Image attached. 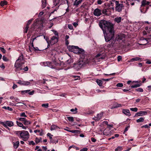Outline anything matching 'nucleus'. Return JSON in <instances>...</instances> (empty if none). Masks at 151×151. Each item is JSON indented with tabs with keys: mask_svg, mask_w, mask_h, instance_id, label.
Here are the masks:
<instances>
[{
	"mask_svg": "<svg viewBox=\"0 0 151 151\" xmlns=\"http://www.w3.org/2000/svg\"><path fill=\"white\" fill-rule=\"evenodd\" d=\"M99 25L103 31L106 41H110V44L107 46L109 48L115 46L117 42L122 40L123 36L122 35H118L116 39H113L114 32L113 25L111 23L105 20H101L99 22Z\"/></svg>",
	"mask_w": 151,
	"mask_h": 151,
	"instance_id": "f257e3e1",
	"label": "nucleus"
},
{
	"mask_svg": "<svg viewBox=\"0 0 151 151\" xmlns=\"http://www.w3.org/2000/svg\"><path fill=\"white\" fill-rule=\"evenodd\" d=\"M68 50L71 52H73L77 54H80L83 53L84 52L83 49L79 48L78 46H69L68 47Z\"/></svg>",
	"mask_w": 151,
	"mask_h": 151,
	"instance_id": "f03ea898",
	"label": "nucleus"
},
{
	"mask_svg": "<svg viewBox=\"0 0 151 151\" xmlns=\"http://www.w3.org/2000/svg\"><path fill=\"white\" fill-rule=\"evenodd\" d=\"M43 65L45 66L49 67L51 68L54 69L55 68V67L54 66V65L55 66H58L59 65V63H57L56 61H53L52 63L49 62H46L43 63Z\"/></svg>",
	"mask_w": 151,
	"mask_h": 151,
	"instance_id": "7ed1b4c3",
	"label": "nucleus"
},
{
	"mask_svg": "<svg viewBox=\"0 0 151 151\" xmlns=\"http://www.w3.org/2000/svg\"><path fill=\"white\" fill-rule=\"evenodd\" d=\"M20 137L23 139L24 141L27 140L29 137L28 132L25 130L22 131Z\"/></svg>",
	"mask_w": 151,
	"mask_h": 151,
	"instance_id": "20e7f679",
	"label": "nucleus"
},
{
	"mask_svg": "<svg viewBox=\"0 0 151 151\" xmlns=\"http://www.w3.org/2000/svg\"><path fill=\"white\" fill-rule=\"evenodd\" d=\"M1 124L3 125L6 128H8V127H11L14 126L13 122L11 121H7L2 122Z\"/></svg>",
	"mask_w": 151,
	"mask_h": 151,
	"instance_id": "39448f33",
	"label": "nucleus"
},
{
	"mask_svg": "<svg viewBox=\"0 0 151 151\" xmlns=\"http://www.w3.org/2000/svg\"><path fill=\"white\" fill-rule=\"evenodd\" d=\"M115 4L116 5L115 7L116 11L118 12H121L123 7V4H119V1H115Z\"/></svg>",
	"mask_w": 151,
	"mask_h": 151,
	"instance_id": "423d86ee",
	"label": "nucleus"
},
{
	"mask_svg": "<svg viewBox=\"0 0 151 151\" xmlns=\"http://www.w3.org/2000/svg\"><path fill=\"white\" fill-rule=\"evenodd\" d=\"M83 65V61H79L78 62H76L74 64L73 67L76 70L80 69Z\"/></svg>",
	"mask_w": 151,
	"mask_h": 151,
	"instance_id": "0eeeda50",
	"label": "nucleus"
},
{
	"mask_svg": "<svg viewBox=\"0 0 151 151\" xmlns=\"http://www.w3.org/2000/svg\"><path fill=\"white\" fill-rule=\"evenodd\" d=\"M24 64L23 62H16L14 65V67L16 69L19 70H22L23 67L24 66H23L22 64Z\"/></svg>",
	"mask_w": 151,
	"mask_h": 151,
	"instance_id": "6e6552de",
	"label": "nucleus"
},
{
	"mask_svg": "<svg viewBox=\"0 0 151 151\" xmlns=\"http://www.w3.org/2000/svg\"><path fill=\"white\" fill-rule=\"evenodd\" d=\"M59 37L53 36L50 40V45H53L58 41Z\"/></svg>",
	"mask_w": 151,
	"mask_h": 151,
	"instance_id": "1a4fd4ad",
	"label": "nucleus"
},
{
	"mask_svg": "<svg viewBox=\"0 0 151 151\" xmlns=\"http://www.w3.org/2000/svg\"><path fill=\"white\" fill-rule=\"evenodd\" d=\"M102 14L105 15L109 16L111 14V9H103L102 11Z\"/></svg>",
	"mask_w": 151,
	"mask_h": 151,
	"instance_id": "9d476101",
	"label": "nucleus"
},
{
	"mask_svg": "<svg viewBox=\"0 0 151 151\" xmlns=\"http://www.w3.org/2000/svg\"><path fill=\"white\" fill-rule=\"evenodd\" d=\"M146 5V1L145 0H143L142 1V4L140 8V10L141 12L142 13H145L146 12V11L143 10V7H145Z\"/></svg>",
	"mask_w": 151,
	"mask_h": 151,
	"instance_id": "9b49d317",
	"label": "nucleus"
},
{
	"mask_svg": "<svg viewBox=\"0 0 151 151\" xmlns=\"http://www.w3.org/2000/svg\"><path fill=\"white\" fill-rule=\"evenodd\" d=\"M147 114V112L146 111H141L136 113L135 116H141L146 115Z\"/></svg>",
	"mask_w": 151,
	"mask_h": 151,
	"instance_id": "f8f14e48",
	"label": "nucleus"
},
{
	"mask_svg": "<svg viewBox=\"0 0 151 151\" xmlns=\"http://www.w3.org/2000/svg\"><path fill=\"white\" fill-rule=\"evenodd\" d=\"M93 14L96 16H100L101 14V10L99 9H96L94 11Z\"/></svg>",
	"mask_w": 151,
	"mask_h": 151,
	"instance_id": "ddd939ff",
	"label": "nucleus"
},
{
	"mask_svg": "<svg viewBox=\"0 0 151 151\" xmlns=\"http://www.w3.org/2000/svg\"><path fill=\"white\" fill-rule=\"evenodd\" d=\"M103 115V113H101L97 114L96 117L93 118V119L96 121L99 120L101 119Z\"/></svg>",
	"mask_w": 151,
	"mask_h": 151,
	"instance_id": "4468645a",
	"label": "nucleus"
},
{
	"mask_svg": "<svg viewBox=\"0 0 151 151\" xmlns=\"http://www.w3.org/2000/svg\"><path fill=\"white\" fill-rule=\"evenodd\" d=\"M42 22L41 20H39L38 19H37L34 21L33 24V25L38 27L40 26V25L42 24Z\"/></svg>",
	"mask_w": 151,
	"mask_h": 151,
	"instance_id": "2eb2a0df",
	"label": "nucleus"
},
{
	"mask_svg": "<svg viewBox=\"0 0 151 151\" xmlns=\"http://www.w3.org/2000/svg\"><path fill=\"white\" fill-rule=\"evenodd\" d=\"M122 113L125 115L127 116H130L131 115V114L130 113V111L128 109H123L122 110Z\"/></svg>",
	"mask_w": 151,
	"mask_h": 151,
	"instance_id": "dca6fc26",
	"label": "nucleus"
},
{
	"mask_svg": "<svg viewBox=\"0 0 151 151\" xmlns=\"http://www.w3.org/2000/svg\"><path fill=\"white\" fill-rule=\"evenodd\" d=\"M16 123L17 125L20 127H22L23 129H26L27 128V127L24 126L23 124L21 122H19L17 121Z\"/></svg>",
	"mask_w": 151,
	"mask_h": 151,
	"instance_id": "f3484780",
	"label": "nucleus"
},
{
	"mask_svg": "<svg viewBox=\"0 0 151 151\" xmlns=\"http://www.w3.org/2000/svg\"><path fill=\"white\" fill-rule=\"evenodd\" d=\"M13 147L15 149L17 148L19 145V141H17L16 142H13Z\"/></svg>",
	"mask_w": 151,
	"mask_h": 151,
	"instance_id": "a211bd4d",
	"label": "nucleus"
},
{
	"mask_svg": "<svg viewBox=\"0 0 151 151\" xmlns=\"http://www.w3.org/2000/svg\"><path fill=\"white\" fill-rule=\"evenodd\" d=\"M58 129H60V128L57 126L55 125H52L50 127V130L51 131L56 130Z\"/></svg>",
	"mask_w": 151,
	"mask_h": 151,
	"instance_id": "6ab92c4d",
	"label": "nucleus"
},
{
	"mask_svg": "<svg viewBox=\"0 0 151 151\" xmlns=\"http://www.w3.org/2000/svg\"><path fill=\"white\" fill-rule=\"evenodd\" d=\"M141 58H140L137 57L136 58H133L129 60V62H132L134 61H139L140 60Z\"/></svg>",
	"mask_w": 151,
	"mask_h": 151,
	"instance_id": "aec40b11",
	"label": "nucleus"
},
{
	"mask_svg": "<svg viewBox=\"0 0 151 151\" xmlns=\"http://www.w3.org/2000/svg\"><path fill=\"white\" fill-rule=\"evenodd\" d=\"M82 1L81 0H79L78 1L77 0H76L75 2L74 3L73 5L77 6L79 4L82 2Z\"/></svg>",
	"mask_w": 151,
	"mask_h": 151,
	"instance_id": "412c9836",
	"label": "nucleus"
},
{
	"mask_svg": "<svg viewBox=\"0 0 151 151\" xmlns=\"http://www.w3.org/2000/svg\"><path fill=\"white\" fill-rule=\"evenodd\" d=\"M23 60V56L21 55L19 57L17 60L16 61V62H22V61Z\"/></svg>",
	"mask_w": 151,
	"mask_h": 151,
	"instance_id": "4be33fe9",
	"label": "nucleus"
},
{
	"mask_svg": "<svg viewBox=\"0 0 151 151\" xmlns=\"http://www.w3.org/2000/svg\"><path fill=\"white\" fill-rule=\"evenodd\" d=\"M122 18L121 17H118L114 19V21L117 23H119L121 22Z\"/></svg>",
	"mask_w": 151,
	"mask_h": 151,
	"instance_id": "5701e85b",
	"label": "nucleus"
},
{
	"mask_svg": "<svg viewBox=\"0 0 151 151\" xmlns=\"http://www.w3.org/2000/svg\"><path fill=\"white\" fill-rule=\"evenodd\" d=\"M60 0H53V5L55 6L58 5Z\"/></svg>",
	"mask_w": 151,
	"mask_h": 151,
	"instance_id": "b1692460",
	"label": "nucleus"
},
{
	"mask_svg": "<svg viewBox=\"0 0 151 151\" xmlns=\"http://www.w3.org/2000/svg\"><path fill=\"white\" fill-rule=\"evenodd\" d=\"M7 4V2L6 1H1L0 3V5L1 6L6 5Z\"/></svg>",
	"mask_w": 151,
	"mask_h": 151,
	"instance_id": "393cba45",
	"label": "nucleus"
},
{
	"mask_svg": "<svg viewBox=\"0 0 151 151\" xmlns=\"http://www.w3.org/2000/svg\"><path fill=\"white\" fill-rule=\"evenodd\" d=\"M96 82L100 86H102V81L97 79L96 80Z\"/></svg>",
	"mask_w": 151,
	"mask_h": 151,
	"instance_id": "a878e982",
	"label": "nucleus"
},
{
	"mask_svg": "<svg viewBox=\"0 0 151 151\" xmlns=\"http://www.w3.org/2000/svg\"><path fill=\"white\" fill-rule=\"evenodd\" d=\"M23 86H28L30 84V83L29 81H23Z\"/></svg>",
	"mask_w": 151,
	"mask_h": 151,
	"instance_id": "bb28decb",
	"label": "nucleus"
},
{
	"mask_svg": "<svg viewBox=\"0 0 151 151\" xmlns=\"http://www.w3.org/2000/svg\"><path fill=\"white\" fill-rule=\"evenodd\" d=\"M64 129L65 130H66V131H68V132H72V133H77L78 132H79V131L78 130H67L66 129H65V128H64Z\"/></svg>",
	"mask_w": 151,
	"mask_h": 151,
	"instance_id": "cd10ccee",
	"label": "nucleus"
},
{
	"mask_svg": "<svg viewBox=\"0 0 151 151\" xmlns=\"http://www.w3.org/2000/svg\"><path fill=\"white\" fill-rule=\"evenodd\" d=\"M29 50L31 51V50L32 49H34L35 50H39L38 48L37 47H35L34 46L32 47L31 45L29 46Z\"/></svg>",
	"mask_w": 151,
	"mask_h": 151,
	"instance_id": "c85d7f7f",
	"label": "nucleus"
},
{
	"mask_svg": "<svg viewBox=\"0 0 151 151\" xmlns=\"http://www.w3.org/2000/svg\"><path fill=\"white\" fill-rule=\"evenodd\" d=\"M23 123L25 125L30 124L31 123L30 121L27 120L26 119H25V120L24 122H23Z\"/></svg>",
	"mask_w": 151,
	"mask_h": 151,
	"instance_id": "c756f323",
	"label": "nucleus"
},
{
	"mask_svg": "<svg viewBox=\"0 0 151 151\" xmlns=\"http://www.w3.org/2000/svg\"><path fill=\"white\" fill-rule=\"evenodd\" d=\"M36 38L37 37L33 38H31V41L30 42V45H31L32 47H33V42L36 39Z\"/></svg>",
	"mask_w": 151,
	"mask_h": 151,
	"instance_id": "7c9ffc66",
	"label": "nucleus"
},
{
	"mask_svg": "<svg viewBox=\"0 0 151 151\" xmlns=\"http://www.w3.org/2000/svg\"><path fill=\"white\" fill-rule=\"evenodd\" d=\"M42 9H43V8H45L46 6V1H42Z\"/></svg>",
	"mask_w": 151,
	"mask_h": 151,
	"instance_id": "2f4dec72",
	"label": "nucleus"
},
{
	"mask_svg": "<svg viewBox=\"0 0 151 151\" xmlns=\"http://www.w3.org/2000/svg\"><path fill=\"white\" fill-rule=\"evenodd\" d=\"M44 38L45 39L47 43V47H48L50 46V40H49L48 38L47 37H45V36H44Z\"/></svg>",
	"mask_w": 151,
	"mask_h": 151,
	"instance_id": "473e14b6",
	"label": "nucleus"
},
{
	"mask_svg": "<svg viewBox=\"0 0 151 151\" xmlns=\"http://www.w3.org/2000/svg\"><path fill=\"white\" fill-rule=\"evenodd\" d=\"M124 106L123 105L121 104H118L117 103H116L115 104V108H118L121 107L122 106Z\"/></svg>",
	"mask_w": 151,
	"mask_h": 151,
	"instance_id": "72a5a7b5",
	"label": "nucleus"
},
{
	"mask_svg": "<svg viewBox=\"0 0 151 151\" xmlns=\"http://www.w3.org/2000/svg\"><path fill=\"white\" fill-rule=\"evenodd\" d=\"M144 121V119L142 117H141L138 119L136 121L139 123L141 122H143Z\"/></svg>",
	"mask_w": 151,
	"mask_h": 151,
	"instance_id": "f704fd0d",
	"label": "nucleus"
},
{
	"mask_svg": "<svg viewBox=\"0 0 151 151\" xmlns=\"http://www.w3.org/2000/svg\"><path fill=\"white\" fill-rule=\"evenodd\" d=\"M22 132V131H17L15 132V133L18 136L20 137L21 134Z\"/></svg>",
	"mask_w": 151,
	"mask_h": 151,
	"instance_id": "c9c22d12",
	"label": "nucleus"
},
{
	"mask_svg": "<svg viewBox=\"0 0 151 151\" xmlns=\"http://www.w3.org/2000/svg\"><path fill=\"white\" fill-rule=\"evenodd\" d=\"M122 149L123 148L122 147L119 146L115 149V151H121Z\"/></svg>",
	"mask_w": 151,
	"mask_h": 151,
	"instance_id": "e433bc0d",
	"label": "nucleus"
},
{
	"mask_svg": "<svg viewBox=\"0 0 151 151\" xmlns=\"http://www.w3.org/2000/svg\"><path fill=\"white\" fill-rule=\"evenodd\" d=\"M67 118L69 121L73 122L74 121V119L73 117H67Z\"/></svg>",
	"mask_w": 151,
	"mask_h": 151,
	"instance_id": "4c0bfd02",
	"label": "nucleus"
},
{
	"mask_svg": "<svg viewBox=\"0 0 151 151\" xmlns=\"http://www.w3.org/2000/svg\"><path fill=\"white\" fill-rule=\"evenodd\" d=\"M30 91V90H26L22 91H21L22 94H25V93H27Z\"/></svg>",
	"mask_w": 151,
	"mask_h": 151,
	"instance_id": "58836bf2",
	"label": "nucleus"
},
{
	"mask_svg": "<svg viewBox=\"0 0 151 151\" xmlns=\"http://www.w3.org/2000/svg\"><path fill=\"white\" fill-rule=\"evenodd\" d=\"M78 109L76 108H75V109H70V111L71 112H74V113H76L77 112Z\"/></svg>",
	"mask_w": 151,
	"mask_h": 151,
	"instance_id": "ea45409f",
	"label": "nucleus"
},
{
	"mask_svg": "<svg viewBox=\"0 0 151 151\" xmlns=\"http://www.w3.org/2000/svg\"><path fill=\"white\" fill-rule=\"evenodd\" d=\"M140 86V84L137 83L134 85H132V86H131V87L132 88H135L139 87Z\"/></svg>",
	"mask_w": 151,
	"mask_h": 151,
	"instance_id": "a19ab883",
	"label": "nucleus"
},
{
	"mask_svg": "<svg viewBox=\"0 0 151 151\" xmlns=\"http://www.w3.org/2000/svg\"><path fill=\"white\" fill-rule=\"evenodd\" d=\"M42 107H43L45 108H47L48 107L49 104L48 103L43 104L42 105Z\"/></svg>",
	"mask_w": 151,
	"mask_h": 151,
	"instance_id": "79ce46f5",
	"label": "nucleus"
},
{
	"mask_svg": "<svg viewBox=\"0 0 151 151\" xmlns=\"http://www.w3.org/2000/svg\"><path fill=\"white\" fill-rule=\"evenodd\" d=\"M130 109L131 111L134 112H137L138 110L137 108L136 107L131 108Z\"/></svg>",
	"mask_w": 151,
	"mask_h": 151,
	"instance_id": "37998d69",
	"label": "nucleus"
},
{
	"mask_svg": "<svg viewBox=\"0 0 151 151\" xmlns=\"http://www.w3.org/2000/svg\"><path fill=\"white\" fill-rule=\"evenodd\" d=\"M52 31L53 32L54 34L56 35L55 37H58V33L56 31L53 30H52Z\"/></svg>",
	"mask_w": 151,
	"mask_h": 151,
	"instance_id": "c03bdc74",
	"label": "nucleus"
},
{
	"mask_svg": "<svg viewBox=\"0 0 151 151\" xmlns=\"http://www.w3.org/2000/svg\"><path fill=\"white\" fill-rule=\"evenodd\" d=\"M33 19H31L28 21L26 26H27L29 27V26L31 24L32 21L33 20Z\"/></svg>",
	"mask_w": 151,
	"mask_h": 151,
	"instance_id": "a18cd8bd",
	"label": "nucleus"
},
{
	"mask_svg": "<svg viewBox=\"0 0 151 151\" xmlns=\"http://www.w3.org/2000/svg\"><path fill=\"white\" fill-rule=\"evenodd\" d=\"M68 27L70 30H73V26L71 24H68Z\"/></svg>",
	"mask_w": 151,
	"mask_h": 151,
	"instance_id": "49530a36",
	"label": "nucleus"
},
{
	"mask_svg": "<svg viewBox=\"0 0 151 151\" xmlns=\"http://www.w3.org/2000/svg\"><path fill=\"white\" fill-rule=\"evenodd\" d=\"M20 116L21 117H27V115L25 114L24 112H23L20 113Z\"/></svg>",
	"mask_w": 151,
	"mask_h": 151,
	"instance_id": "de8ad7c7",
	"label": "nucleus"
},
{
	"mask_svg": "<svg viewBox=\"0 0 151 151\" xmlns=\"http://www.w3.org/2000/svg\"><path fill=\"white\" fill-rule=\"evenodd\" d=\"M72 62L73 61L72 59H70L66 61V63L67 64H70L72 63Z\"/></svg>",
	"mask_w": 151,
	"mask_h": 151,
	"instance_id": "09e8293b",
	"label": "nucleus"
},
{
	"mask_svg": "<svg viewBox=\"0 0 151 151\" xmlns=\"http://www.w3.org/2000/svg\"><path fill=\"white\" fill-rule=\"evenodd\" d=\"M116 86L118 87H122L123 86V84L122 83H119L116 84Z\"/></svg>",
	"mask_w": 151,
	"mask_h": 151,
	"instance_id": "8fccbe9b",
	"label": "nucleus"
},
{
	"mask_svg": "<svg viewBox=\"0 0 151 151\" xmlns=\"http://www.w3.org/2000/svg\"><path fill=\"white\" fill-rule=\"evenodd\" d=\"M41 140V139H39L37 138H36L35 139V142L37 143L39 142Z\"/></svg>",
	"mask_w": 151,
	"mask_h": 151,
	"instance_id": "3c124183",
	"label": "nucleus"
},
{
	"mask_svg": "<svg viewBox=\"0 0 151 151\" xmlns=\"http://www.w3.org/2000/svg\"><path fill=\"white\" fill-rule=\"evenodd\" d=\"M136 90L138 91H139V92H142L143 91V89H142V88H138Z\"/></svg>",
	"mask_w": 151,
	"mask_h": 151,
	"instance_id": "603ef678",
	"label": "nucleus"
},
{
	"mask_svg": "<svg viewBox=\"0 0 151 151\" xmlns=\"http://www.w3.org/2000/svg\"><path fill=\"white\" fill-rule=\"evenodd\" d=\"M28 28L29 27L27 26H26L25 27V29H24V33H26L27 32Z\"/></svg>",
	"mask_w": 151,
	"mask_h": 151,
	"instance_id": "864d4df0",
	"label": "nucleus"
},
{
	"mask_svg": "<svg viewBox=\"0 0 151 151\" xmlns=\"http://www.w3.org/2000/svg\"><path fill=\"white\" fill-rule=\"evenodd\" d=\"M3 60L5 61H7L9 60L5 56H3L2 58Z\"/></svg>",
	"mask_w": 151,
	"mask_h": 151,
	"instance_id": "5fc2aeb1",
	"label": "nucleus"
},
{
	"mask_svg": "<svg viewBox=\"0 0 151 151\" xmlns=\"http://www.w3.org/2000/svg\"><path fill=\"white\" fill-rule=\"evenodd\" d=\"M18 120L19 121H23V122H24V120H25V119H26L25 118H24L20 117V118H18Z\"/></svg>",
	"mask_w": 151,
	"mask_h": 151,
	"instance_id": "6e6d98bb",
	"label": "nucleus"
},
{
	"mask_svg": "<svg viewBox=\"0 0 151 151\" xmlns=\"http://www.w3.org/2000/svg\"><path fill=\"white\" fill-rule=\"evenodd\" d=\"M0 50L3 53H5L6 52V50L4 48L0 47Z\"/></svg>",
	"mask_w": 151,
	"mask_h": 151,
	"instance_id": "4d7b16f0",
	"label": "nucleus"
},
{
	"mask_svg": "<svg viewBox=\"0 0 151 151\" xmlns=\"http://www.w3.org/2000/svg\"><path fill=\"white\" fill-rule=\"evenodd\" d=\"M29 144L30 145H35V143L33 141H29Z\"/></svg>",
	"mask_w": 151,
	"mask_h": 151,
	"instance_id": "13d9d810",
	"label": "nucleus"
},
{
	"mask_svg": "<svg viewBox=\"0 0 151 151\" xmlns=\"http://www.w3.org/2000/svg\"><path fill=\"white\" fill-rule=\"evenodd\" d=\"M23 81H22L21 80H19L18 82H17V83L20 84L21 85L23 86Z\"/></svg>",
	"mask_w": 151,
	"mask_h": 151,
	"instance_id": "bf43d9fd",
	"label": "nucleus"
},
{
	"mask_svg": "<svg viewBox=\"0 0 151 151\" xmlns=\"http://www.w3.org/2000/svg\"><path fill=\"white\" fill-rule=\"evenodd\" d=\"M22 70H23L25 71H27L28 70V68L27 66L24 68L23 67Z\"/></svg>",
	"mask_w": 151,
	"mask_h": 151,
	"instance_id": "052dcab7",
	"label": "nucleus"
},
{
	"mask_svg": "<svg viewBox=\"0 0 151 151\" xmlns=\"http://www.w3.org/2000/svg\"><path fill=\"white\" fill-rule=\"evenodd\" d=\"M34 92H35V91L33 90V91H30L29 92H28V93L29 94V95H33L34 94Z\"/></svg>",
	"mask_w": 151,
	"mask_h": 151,
	"instance_id": "680f3d73",
	"label": "nucleus"
},
{
	"mask_svg": "<svg viewBox=\"0 0 151 151\" xmlns=\"http://www.w3.org/2000/svg\"><path fill=\"white\" fill-rule=\"evenodd\" d=\"M122 59V57L121 56H118L117 57V60L118 61H120Z\"/></svg>",
	"mask_w": 151,
	"mask_h": 151,
	"instance_id": "e2e57ef3",
	"label": "nucleus"
},
{
	"mask_svg": "<svg viewBox=\"0 0 151 151\" xmlns=\"http://www.w3.org/2000/svg\"><path fill=\"white\" fill-rule=\"evenodd\" d=\"M17 85L15 83H14L13 86H12V88L13 89H15V88H17Z\"/></svg>",
	"mask_w": 151,
	"mask_h": 151,
	"instance_id": "0e129e2a",
	"label": "nucleus"
},
{
	"mask_svg": "<svg viewBox=\"0 0 151 151\" xmlns=\"http://www.w3.org/2000/svg\"><path fill=\"white\" fill-rule=\"evenodd\" d=\"M47 135L49 136L50 139H52V135H51V134L50 133H48Z\"/></svg>",
	"mask_w": 151,
	"mask_h": 151,
	"instance_id": "69168bd1",
	"label": "nucleus"
},
{
	"mask_svg": "<svg viewBox=\"0 0 151 151\" xmlns=\"http://www.w3.org/2000/svg\"><path fill=\"white\" fill-rule=\"evenodd\" d=\"M73 25L74 26V27H76L78 25V24L77 22H74L73 24Z\"/></svg>",
	"mask_w": 151,
	"mask_h": 151,
	"instance_id": "338daca9",
	"label": "nucleus"
},
{
	"mask_svg": "<svg viewBox=\"0 0 151 151\" xmlns=\"http://www.w3.org/2000/svg\"><path fill=\"white\" fill-rule=\"evenodd\" d=\"M88 150V149L86 148H83L82 149H81L80 150V151H87Z\"/></svg>",
	"mask_w": 151,
	"mask_h": 151,
	"instance_id": "774afa93",
	"label": "nucleus"
}]
</instances>
